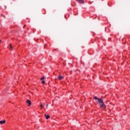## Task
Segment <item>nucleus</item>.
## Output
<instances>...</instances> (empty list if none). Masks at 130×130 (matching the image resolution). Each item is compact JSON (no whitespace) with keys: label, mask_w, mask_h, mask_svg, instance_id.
Here are the masks:
<instances>
[{"label":"nucleus","mask_w":130,"mask_h":130,"mask_svg":"<svg viewBox=\"0 0 130 130\" xmlns=\"http://www.w3.org/2000/svg\"><path fill=\"white\" fill-rule=\"evenodd\" d=\"M58 79L59 80V81H61V80H63V78H64V77L61 76V75H59L57 77Z\"/></svg>","instance_id":"nucleus-1"},{"label":"nucleus","mask_w":130,"mask_h":130,"mask_svg":"<svg viewBox=\"0 0 130 130\" xmlns=\"http://www.w3.org/2000/svg\"><path fill=\"white\" fill-rule=\"evenodd\" d=\"M101 108H106V105L104 104V102L102 103L101 105Z\"/></svg>","instance_id":"nucleus-2"},{"label":"nucleus","mask_w":130,"mask_h":130,"mask_svg":"<svg viewBox=\"0 0 130 130\" xmlns=\"http://www.w3.org/2000/svg\"><path fill=\"white\" fill-rule=\"evenodd\" d=\"M26 103H27V104H28V107L30 106H31V101H30V100H27L26 101Z\"/></svg>","instance_id":"nucleus-3"},{"label":"nucleus","mask_w":130,"mask_h":130,"mask_svg":"<svg viewBox=\"0 0 130 130\" xmlns=\"http://www.w3.org/2000/svg\"><path fill=\"white\" fill-rule=\"evenodd\" d=\"M98 100L99 102V104H101V103L102 104V103H104L103 102V100H102V99H99Z\"/></svg>","instance_id":"nucleus-4"},{"label":"nucleus","mask_w":130,"mask_h":130,"mask_svg":"<svg viewBox=\"0 0 130 130\" xmlns=\"http://www.w3.org/2000/svg\"><path fill=\"white\" fill-rule=\"evenodd\" d=\"M79 4H84V0H76Z\"/></svg>","instance_id":"nucleus-5"},{"label":"nucleus","mask_w":130,"mask_h":130,"mask_svg":"<svg viewBox=\"0 0 130 130\" xmlns=\"http://www.w3.org/2000/svg\"><path fill=\"white\" fill-rule=\"evenodd\" d=\"M45 116L46 117V119H48L50 117V116H49V115H47L46 114H45Z\"/></svg>","instance_id":"nucleus-6"},{"label":"nucleus","mask_w":130,"mask_h":130,"mask_svg":"<svg viewBox=\"0 0 130 130\" xmlns=\"http://www.w3.org/2000/svg\"><path fill=\"white\" fill-rule=\"evenodd\" d=\"M4 123H6V120L0 121V124H4Z\"/></svg>","instance_id":"nucleus-7"},{"label":"nucleus","mask_w":130,"mask_h":130,"mask_svg":"<svg viewBox=\"0 0 130 130\" xmlns=\"http://www.w3.org/2000/svg\"><path fill=\"white\" fill-rule=\"evenodd\" d=\"M93 99H94V100H98V99H99V98H98L97 96H94V97H93Z\"/></svg>","instance_id":"nucleus-8"},{"label":"nucleus","mask_w":130,"mask_h":130,"mask_svg":"<svg viewBox=\"0 0 130 130\" xmlns=\"http://www.w3.org/2000/svg\"><path fill=\"white\" fill-rule=\"evenodd\" d=\"M9 48H10V49H13V46H12L11 44L10 45Z\"/></svg>","instance_id":"nucleus-9"},{"label":"nucleus","mask_w":130,"mask_h":130,"mask_svg":"<svg viewBox=\"0 0 130 130\" xmlns=\"http://www.w3.org/2000/svg\"><path fill=\"white\" fill-rule=\"evenodd\" d=\"M40 107H41V108H43V107H44V106H43V105H41L40 106Z\"/></svg>","instance_id":"nucleus-10"},{"label":"nucleus","mask_w":130,"mask_h":130,"mask_svg":"<svg viewBox=\"0 0 130 130\" xmlns=\"http://www.w3.org/2000/svg\"><path fill=\"white\" fill-rule=\"evenodd\" d=\"M42 83L43 84H45V81H42Z\"/></svg>","instance_id":"nucleus-11"},{"label":"nucleus","mask_w":130,"mask_h":130,"mask_svg":"<svg viewBox=\"0 0 130 130\" xmlns=\"http://www.w3.org/2000/svg\"><path fill=\"white\" fill-rule=\"evenodd\" d=\"M41 80H44V77H42V78H41Z\"/></svg>","instance_id":"nucleus-12"},{"label":"nucleus","mask_w":130,"mask_h":130,"mask_svg":"<svg viewBox=\"0 0 130 130\" xmlns=\"http://www.w3.org/2000/svg\"><path fill=\"white\" fill-rule=\"evenodd\" d=\"M2 16L4 17V18H6V16L5 15H3Z\"/></svg>","instance_id":"nucleus-13"},{"label":"nucleus","mask_w":130,"mask_h":130,"mask_svg":"<svg viewBox=\"0 0 130 130\" xmlns=\"http://www.w3.org/2000/svg\"><path fill=\"white\" fill-rule=\"evenodd\" d=\"M46 106H48V105H46Z\"/></svg>","instance_id":"nucleus-14"},{"label":"nucleus","mask_w":130,"mask_h":130,"mask_svg":"<svg viewBox=\"0 0 130 130\" xmlns=\"http://www.w3.org/2000/svg\"><path fill=\"white\" fill-rule=\"evenodd\" d=\"M1 41H0V43H1Z\"/></svg>","instance_id":"nucleus-15"}]
</instances>
